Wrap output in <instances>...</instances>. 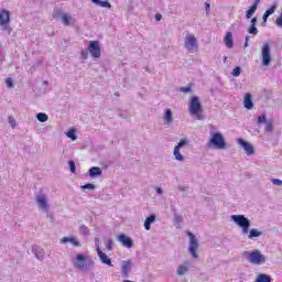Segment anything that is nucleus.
<instances>
[{
  "label": "nucleus",
  "mask_w": 282,
  "mask_h": 282,
  "mask_svg": "<svg viewBox=\"0 0 282 282\" xmlns=\"http://www.w3.org/2000/svg\"><path fill=\"white\" fill-rule=\"evenodd\" d=\"M230 219L234 221V224H236V226L241 228V232L243 235H248V239H257L263 235V232L259 229L253 228L250 230V219H248V217L245 215H231Z\"/></svg>",
  "instance_id": "nucleus-1"
},
{
  "label": "nucleus",
  "mask_w": 282,
  "mask_h": 282,
  "mask_svg": "<svg viewBox=\"0 0 282 282\" xmlns=\"http://www.w3.org/2000/svg\"><path fill=\"white\" fill-rule=\"evenodd\" d=\"M73 268L79 272H91L94 270L96 262L91 258H87L84 253H77L75 258L72 259Z\"/></svg>",
  "instance_id": "nucleus-2"
},
{
  "label": "nucleus",
  "mask_w": 282,
  "mask_h": 282,
  "mask_svg": "<svg viewBox=\"0 0 282 282\" xmlns=\"http://www.w3.org/2000/svg\"><path fill=\"white\" fill-rule=\"evenodd\" d=\"M242 257L252 265H263L267 261V258L259 249H254L253 251H243Z\"/></svg>",
  "instance_id": "nucleus-3"
},
{
  "label": "nucleus",
  "mask_w": 282,
  "mask_h": 282,
  "mask_svg": "<svg viewBox=\"0 0 282 282\" xmlns=\"http://www.w3.org/2000/svg\"><path fill=\"white\" fill-rule=\"evenodd\" d=\"M188 112L191 116H195L196 120H204V116L202 115V102L199 101V97H192L188 105Z\"/></svg>",
  "instance_id": "nucleus-4"
},
{
  "label": "nucleus",
  "mask_w": 282,
  "mask_h": 282,
  "mask_svg": "<svg viewBox=\"0 0 282 282\" xmlns=\"http://www.w3.org/2000/svg\"><path fill=\"white\" fill-rule=\"evenodd\" d=\"M187 237L189 238V254L193 257V259H199V254L197 253V250H199V240H197V237H195L191 231H187Z\"/></svg>",
  "instance_id": "nucleus-5"
},
{
  "label": "nucleus",
  "mask_w": 282,
  "mask_h": 282,
  "mask_svg": "<svg viewBox=\"0 0 282 282\" xmlns=\"http://www.w3.org/2000/svg\"><path fill=\"white\" fill-rule=\"evenodd\" d=\"M208 147H213V149H226V140L224 139V134L219 132H215L212 134Z\"/></svg>",
  "instance_id": "nucleus-6"
},
{
  "label": "nucleus",
  "mask_w": 282,
  "mask_h": 282,
  "mask_svg": "<svg viewBox=\"0 0 282 282\" xmlns=\"http://www.w3.org/2000/svg\"><path fill=\"white\" fill-rule=\"evenodd\" d=\"M184 47L185 50H187V52H189V54H194V52H197V37H195V35L191 33H187L184 40Z\"/></svg>",
  "instance_id": "nucleus-7"
},
{
  "label": "nucleus",
  "mask_w": 282,
  "mask_h": 282,
  "mask_svg": "<svg viewBox=\"0 0 282 282\" xmlns=\"http://www.w3.org/2000/svg\"><path fill=\"white\" fill-rule=\"evenodd\" d=\"M261 54H262V65L264 67L270 66V64L272 63V55L270 54V43L265 42L262 45Z\"/></svg>",
  "instance_id": "nucleus-8"
},
{
  "label": "nucleus",
  "mask_w": 282,
  "mask_h": 282,
  "mask_svg": "<svg viewBox=\"0 0 282 282\" xmlns=\"http://www.w3.org/2000/svg\"><path fill=\"white\" fill-rule=\"evenodd\" d=\"M96 250H97V254H98L101 263H104V265H109V268H113L111 258H109V256H107V253H105V252H102V250H100V246L98 245V238H96Z\"/></svg>",
  "instance_id": "nucleus-9"
},
{
  "label": "nucleus",
  "mask_w": 282,
  "mask_h": 282,
  "mask_svg": "<svg viewBox=\"0 0 282 282\" xmlns=\"http://www.w3.org/2000/svg\"><path fill=\"white\" fill-rule=\"evenodd\" d=\"M0 25L2 30H10V11L2 10L0 11Z\"/></svg>",
  "instance_id": "nucleus-10"
},
{
  "label": "nucleus",
  "mask_w": 282,
  "mask_h": 282,
  "mask_svg": "<svg viewBox=\"0 0 282 282\" xmlns=\"http://www.w3.org/2000/svg\"><path fill=\"white\" fill-rule=\"evenodd\" d=\"M88 52L93 56V58H100V42L90 41L88 45Z\"/></svg>",
  "instance_id": "nucleus-11"
},
{
  "label": "nucleus",
  "mask_w": 282,
  "mask_h": 282,
  "mask_svg": "<svg viewBox=\"0 0 282 282\" xmlns=\"http://www.w3.org/2000/svg\"><path fill=\"white\" fill-rule=\"evenodd\" d=\"M186 144H188V140L181 139V141L177 143V145H175L173 153H174V158H175V160H177V162H184V155H182V153L180 152V149H182L183 147H186Z\"/></svg>",
  "instance_id": "nucleus-12"
},
{
  "label": "nucleus",
  "mask_w": 282,
  "mask_h": 282,
  "mask_svg": "<svg viewBox=\"0 0 282 282\" xmlns=\"http://www.w3.org/2000/svg\"><path fill=\"white\" fill-rule=\"evenodd\" d=\"M132 268H133V262H131V260L123 261L121 263V276L123 279H129V274L131 273Z\"/></svg>",
  "instance_id": "nucleus-13"
},
{
  "label": "nucleus",
  "mask_w": 282,
  "mask_h": 282,
  "mask_svg": "<svg viewBox=\"0 0 282 282\" xmlns=\"http://www.w3.org/2000/svg\"><path fill=\"white\" fill-rule=\"evenodd\" d=\"M117 240L123 246L124 248H133V239L131 237L121 234L118 236Z\"/></svg>",
  "instance_id": "nucleus-14"
},
{
  "label": "nucleus",
  "mask_w": 282,
  "mask_h": 282,
  "mask_svg": "<svg viewBox=\"0 0 282 282\" xmlns=\"http://www.w3.org/2000/svg\"><path fill=\"white\" fill-rule=\"evenodd\" d=\"M54 19H61L62 23L66 26L72 25L74 23V18L69 13L54 14Z\"/></svg>",
  "instance_id": "nucleus-15"
},
{
  "label": "nucleus",
  "mask_w": 282,
  "mask_h": 282,
  "mask_svg": "<svg viewBox=\"0 0 282 282\" xmlns=\"http://www.w3.org/2000/svg\"><path fill=\"white\" fill-rule=\"evenodd\" d=\"M36 204L39 206V208H41V210H44L45 213H47V196L45 194H40L36 196L35 198Z\"/></svg>",
  "instance_id": "nucleus-16"
},
{
  "label": "nucleus",
  "mask_w": 282,
  "mask_h": 282,
  "mask_svg": "<svg viewBox=\"0 0 282 282\" xmlns=\"http://www.w3.org/2000/svg\"><path fill=\"white\" fill-rule=\"evenodd\" d=\"M238 144H240V147H242V149H243V151H246L247 155H252V153H254V148L252 147V144H250L246 140L238 139Z\"/></svg>",
  "instance_id": "nucleus-17"
},
{
  "label": "nucleus",
  "mask_w": 282,
  "mask_h": 282,
  "mask_svg": "<svg viewBox=\"0 0 282 282\" xmlns=\"http://www.w3.org/2000/svg\"><path fill=\"white\" fill-rule=\"evenodd\" d=\"M32 252L39 261H43V259H45V250L40 246H33Z\"/></svg>",
  "instance_id": "nucleus-18"
},
{
  "label": "nucleus",
  "mask_w": 282,
  "mask_h": 282,
  "mask_svg": "<svg viewBox=\"0 0 282 282\" xmlns=\"http://www.w3.org/2000/svg\"><path fill=\"white\" fill-rule=\"evenodd\" d=\"M88 174H89V177H91L93 180H96V177H100V175H102V169L98 166H93L89 169Z\"/></svg>",
  "instance_id": "nucleus-19"
},
{
  "label": "nucleus",
  "mask_w": 282,
  "mask_h": 282,
  "mask_svg": "<svg viewBox=\"0 0 282 282\" xmlns=\"http://www.w3.org/2000/svg\"><path fill=\"white\" fill-rule=\"evenodd\" d=\"M61 243H72L75 248H80V241L74 237H64L61 239Z\"/></svg>",
  "instance_id": "nucleus-20"
},
{
  "label": "nucleus",
  "mask_w": 282,
  "mask_h": 282,
  "mask_svg": "<svg viewBox=\"0 0 282 282\" xmlns=\"http://www.w3.org/2000/svg\"><path fill=\"white\" fill-rule=\"evenodd\" d=\"M163 120L164 124H173V111H171V108L165 109V112L163 113Z\"/></svg>",
  "instance_id": "nucleus-21"
},
{
  "label": "nucleus",
  "mask_w": 282,
  "mask_h": 282,
  "mask_svg": "<svg viewBox=\"0 0 282 282\" xmlns=\"http://www.w3.org/2000/svg\"><path fill=\"white\" fill-rule=\"evenodd\" d=\"M224 43H225L226 47H228L229 50H232V47H235V42L232 40V32H227V34L224 39Z\"/></svg>",
  "instance_id": "nucleus-22"
},
{
  "label": "nucleus",
  "mask_w": 282,
  "mask_h": 282,
  "mask_svg": "<svg viewBox=\"0 0 282 282\" xmlns=\"http://www.w3.org/2000/svg\"><path fill=\"white\" fill-rule=\"evenodd\" d=\"M243 105L246 109H252L254 107V104L252 102V95L250 93L245 95Z\"/></svg>",
  "instance_id": "nucleus-23"
},
{
  "label": "nucleus",
  "mask_w": 282,
  "mask_h": 282,
  "mask_svg": "<svg viewBox=\"0 0 282 282\" xmlns=\"http://www.w3.org/2000/svg\"><path fill=\"white\" fill-rule=\"evenodd\" d=\"M188 268H189L188 262H184L183 264L177 267L176 274L178 276H184V274H186V272H188Z\"/></svg>",
  "instance_id": "nucleus-24"
},
{
  "label": "nucleus",
  "mask_w": 282,
  "mask_h": 282,
  "mask_svg": "<svg viewBox=\"0 0 282 282\" xmlns=\"http://www.w3.org/2000/svg\"><path fill=\"white\" fill-rule=\"evenodd\" d=\"M155 224V215H150L144 221L145 230H151V225Z\"/></svg>",
  "instance_id": "nucleus-25"
},
{
  "label": "nucleus",
  "mask_w": 282,
  "mask_h": 282,
  "mask_svg": "<svg viewBox=\"0 0 282 282\" xmlns=\"http://www.w3.org/2000/svg\"><path fill=\"white\" fill-rule=\"evenodd\" d=\"M257 12V6H251L249 10L246 12V19H252L254 13Z\"/></svg>",
  "instance_id": "nucleus-26"
},
{
  "label": "nucleus",
  "mask_w": 282,
  "mask_h": 282,
  "mask_svg": "<svg viewBox=\"0 0 282 282\" xmlns=\"http://www.w3.org/2000/svg\"><path fill=\"white\" fill-rule=\"evenodd\" d=\"M256 282H272L270 275L268 274H259L256 279Z\"/></svg>",
  "instance_id": "nucleus-27"
},
{
  "label": "nucleus",
  "mask_w": 282,
  "mask_h": 282,
  "mask_svg": "<svg viewBox=\"0 0 282 282\" xmlns=\"http://www.w3.org/2000/svg\"><path fill=\"white\" fill-rule=\"evenodd\" d=\"M36 118H37L39 122H47V120H50V117L44 112H39L36 115Z\"/></svg>",
  "instance_id": "nucleus-28"
},
{
  "label": "nucleus",
  "mask_w": 282,
  "mask_h": 282,
  "mask_svg": "<svg viewBox=\"0 0 282 282\" xmlns=\"http://www.w3.org/2000/svg\"><path fill=\"white\" fill-rule=\"evenodd\" d=\"M66 135H67L70 140H73V141L78 140V137L76 135V130H75V129L68 130V132L66 133Z\"/></svg>",
  "instance_id": "nucleus-29"
},
{
  "label": "nucleus",
  "mask_w": 282,
  "mask_h": 282,
  "mask_svg": "<svg viewBox=\"0 0 282 282\" xmlns=\"http://www.w3.org/2000/svg\"><path fill=\"white\" fill-rule=\"evenodd\" d=\"M278 6L279 4L276 2H274L272 4V7L270 9H268L264 13H267L269 17H271V14H274V12H276Z\"/></svg>",
  "instance_id": "nucleus-30"
},
{
  "label": "nucleus",
  "mask_w": 282,
  "mask_h": 282,
  "mask_svg": "<svg viewBox=\"0 0 282 282\" xmlns=\"http://www.w3.org/2000/svg\"><path fill=\"white\" fill-rule=\"evenodd\" d=\"M264 124H265V131L268 133H272V131H274V126L272 124V120L267 121Z\"/></svg>",
  "instance_id": "nucleus-31"
},
{
  "label": "nucleus",
  "mask_w": 282,
  "mask_h": 282,
  "mask_svg": "<svg viewBox=\"0 0 282 282\" xmlns=\"http://www.w3.org/2000/svg\"><path fill=\"white\" fill-rule=\"evenodd\" d=\"M247 32H248V34H252L253 36H257V34H259V29H257V26H253L250 24Z\"/></svg>",
  "instance_id": "nucleus-32"
},
{
  "label": "nucleus",
  "mask_w": 282,
  "mask_h": 282,
  "mask_svg": "<svg viewBox=\"0 0 282 282\" xmlns=\"http://www.w3.org/2000/svg\"><path fill=\"white\" fill-rule=\"evenodd\" d=\"M79 232H80V235L87 236V235H89V228L85 225H82L79 227Z\"/></svg>",
  "instance_id": "nucleus-33"
},
{
  "label": "nucleus",
  "mask_w": 282,
  "mask_h": 282,
  "mask_svg": "<svg viewBox=\"0 0 282 282\" xmlns=\"http://www.w3.org/2000/svg\"><path fill=\"white\" fill-rule=\"evenodd\" d=\"M231 76L239 77L241 76V67L237 66L232 69Z\"/></svg>",
  "instance_id": "nucleus-34"
},
{
  "label": "nucleus",
  "mask_w": 282,
  "mask_h": 282,
  "mask_svg": "<svg viewBox=\"0 0 282 282\" xmlns=\"http://www.w3.org/2000/svg\"><path fill=\"white\" fill-rule=\"evenodd\" d=\"M257 122H258V124H265L268 122L265 115L259 116L257 119Z\"/></svg>",
  "instance_id": "nucleus-35"
},
{
  "label": "nucleus",
  "mask_w": 282,
  "mask_h": 282,
  "mask_svg": "<svg viewBox=\"0 0 282 282\" xmlns=\"http://www.w3.org/2000/svg\"><path fill=\"white\" fill-rule=\"evenodd\" d=\"M83 189H88V191H96V185L91 184V183H87L85 185H82Z\"/></svg>",
  "instance_id": "nucleus-36"
},
{
  "label": "nucleus",
  "mask_w": 282,
  "mask_h": 282,
  "mask_svg": "<svg viewBox=\"0 0 282 282\" xmlns=\"http://www.w3.org/2000/svg\"><path fill=\"white\" fill-rule=\"evenodd\" d=\"M6 85L7 87H9V89H12V87H14V80L12 79V77L6 79Z\"/></svg>",
  "instance_id": "nucleus-37"
},
{
  "label": "nucleus",
  "mask_w": 282,
  "mask_h": 282,
  "mask_svg": "<svg viewBox=\"0 0 282 282\" xmlns=\"http://www.w3.org/2000/svg\"><path fill=\"white\" fill-rule=\"evenodd\" d=\"M8 122L12 127V129H14V127H17V120L12 116H9Z\"/></svg>",
  "instance_id": "nucleus-38"
},
{
  "label": "nucleus",
  "mask_w": 282,
  "mask_h": 282,
  "mask_svg": "<svg viewBox=\"0 0 282 282\" xmlns=\"http://www.w3.org/2000/svg\"><path fill=\"white\" fill-rule=\"evenodd\" d=\"M68 166L70 170V173H76V163L74 161H68Z\"/></svg>",
  "instance_id": "nucleus-39"
},
{
  "label": "nucleus",
  "mask_w": 282,
  "mask_h": 282,
  "mask_svg": "<svg viewBox=\"0 0 282 282\" xmlns=\"http://www.w3.org/2000/svg\"><path fill=\"white\" fill-rule=\"evenodd\" d=\"M99 7L100 8H108V9H111V3L109 1H100L99 2Z\"/></svg>",
  "instance_id": "nucleus-40"
},
{
  "label": "nucleus",
  "mask_w": 282,
  "mask_h": 282,
  "mask_svg": "<svg viewBox=\"0 0 282 282\" xmlns=\"http://www.w3.org/2000/svg\"><path fill=\"white\" fill-rule=\"evenodd\" d=\"M174 221H175V224H177V226H180V224H182V221H184V218L182 216L175 214Z\"/></svg>",
  "instance_id": "nucleus-41"
},
{
  "label": "nucleus",
  "mask_w": 282,
  "mask_h": 282,
  "mask_svg": "<svg viewBox=\"0 0 282 282\" xmlns=\"http://www.w3.org/2000/svg\"><path fill=\"white\" fill-rule=\"evenodd\" d=\"M180 91H182L183 94H191L193 89L189 86H187V87H181Z\"/></svg>",
  "instance_id": "nucleus-42"
},
{
  "label": "nucleus",
  "mask_w": 282,
  "mask_h": 282,
  "mask_svg": "<svg viewBox=\"0 0 282 282\" xmlns=\"http://www.w3.org/2000/svg\"><path fill=\"white\" fill-rule=\"evenodd\" d=\"M106 249L108 251H111L113 250V240H108L107 243H106Z\"/></svg>",
  "instance_id": "nucleus-43"
},
{
  "label": "nucleus",
  "mask_w": 282,
  "mask_h": 282,
  "mask_svg": "<svg viewBox=\"0 0 282 282\" xmlns=\"http://www.w3.org/2000/svg\"><path fill=\"white\" fill-rule=\"evenodd\" d=\"M271 182L274 186H282V181L279 178H272Z\"/></svg>",
  "instance_id": "nucleus-44"
},
{
  "label": "nucleus",
  "mask_w": 282,
  "mask_h": 282,
  "mask_svg": "<svg viewBox=\"0 0 282 282\" xmlns=\"http://www.w3.org/2000/svg\"><path fill=\"white\" fill-rule=\"evenodd\" d=\"M275 25L282 29V14L279 18H276Z\"/></svg>",
  "instance_id": "nucleus-45"
},
{
  "label": "nucleus",
  "mask_w": 282,
  "mask_h": 282,
  "mask_svg": "<svg viewBox=\"0 0 282 282\" xmlns=\"http://www.w3.org/2000/svg\"><path fill=\"white\" fill-rule=\"evenodd\" d=\"M205 12L206 14H210V3L208 2L205 3Z\"/></svg>",
  "instance_id": "nucleus-46"
},
{
  "label": "nucleus",
  "mask_w": 282,
  "mask_h": 282,
  "mask_svg": "<svg viewBox=\"0 0 282 282\" xmlns=\"http://www.w3.org/2000/svg\"><path fill=\"white\" fill-rule=\"evenodd\" d=\"M87 56H89V52L88 51H82V58L87 59Z\"/></svg>",
  "instance_id": "nucleus-47"
},
{
  "label": "nucleus",
  "mask_w": 282,
  "mask_h": 282,
  "mask_svg": "<svg viewBox=\"0 0 282 282\" xmlns=\"http://www.w3.org/2000/svg\"><path fill=\"white\" fill-rule=\"evenodd\" d=\"M269 18H270V15H268V13L264 12V14H263V17H262L263 23H267Z\"/></svg>",
  "instance_id": "nucleus-48"
},
{
  "label": "nucleus",
  "mask_w": 282,
  "mask_h": 282,
  "mask_svg": "<svg viewBox=\"0 0 282 282\" xmlns=\"http://www.w3.org/2000/svg\"><path fill=\"white\" fill-rule=\"evenodd\" d=\"M250 25H253V26L257 28V18L251 19V24Z\"/></svg>",
  "instance_id": "nucleus-49"
},
{
  "label": "nucleus",
  "mask_w": 282,
  "mask_h": 282,
  "mask_svg": "<svg viewBox=\"0 0 282 282\" xmlns=\"http://www.w3.org/2000/svg\"><path fill=\"white\" fill-rule=\"evenodd\" d=\"M248 41H250V36L249 35H247L245 37V47H248Z\"/></svg>",
  "instance_id": "nucleus-50"
},
{
  "label": "nucleus",
  "mask_w": 282,
  "mask_h": 282,
  "mask_svg": "<svg viewBox=\"0 0 282 282\" xmlns=\"http://www.w3.org/2000/svg\"><path fill=\"white\" fill-rule=\"evenodd\" d=\"M155 21H162V15L160 13L155 14Z\"/></svg>",
  "instance_id": "nucleus-51"
},
{
  "label": "nucleus",
  "mask_w": 282,
  "mask_h": 282,
  "mask_svg": "<svg viewBox=\"0 0 282 282\" xmlns=\"http://www.w3.org/2000/svg\"><path fill=\"white\" fill-rule=\"evenodd\" d=\"M156 193H158V195H162V193H164V191H162L161 187H156Z\"/></svg>",
  "instance_id": "nucleus-52"
},
{
  "label": "nucleus",
  "mask_w": 282,
  "mask_h": 282,
  "mask_svg": "<svg viewBox=\"0 0 282 282\" xmlns=\"http://www.w3.org/2000/svg\"><path fill=\"white\" fill-rule=\"evenodd\" d=\"M259 3H261V0H256V1L253 2V4H252V6H256V10H257V8H258Z\"/></svg>",
  "instance_id": "nucleus-53"
},
{
  "label": "nucleus",
  "mask_w": 282,
  "mask_h": 282,
  "mask_svg": "<svg viewBox=\"0 0 282 282\" xmlns=\"http://www.w3.org/2000/svg\"><path fill=\"white\" fill-rule=\"evenodd\" d=\"M91 1H93V3H95V6H100L101 0H91Z\"/></svg>",
  "instance_id": "nucleus-54"
},
{
  "label": "nucleus",
  "mask_w": 282,
  "mask_h": 282,
  "mask_svg": "<svg viewBox=\"0 0 282 282\" xmlns=\"http://www.w3.org/2000/svg\"><path fill=\"white\" fill-rule=\"evenodd\" d=\"M226 61H228V57H227V56L224 57V63H226Z\"/></svg>",
  "instance_id": "nucleus-55"
}]
</instances>
